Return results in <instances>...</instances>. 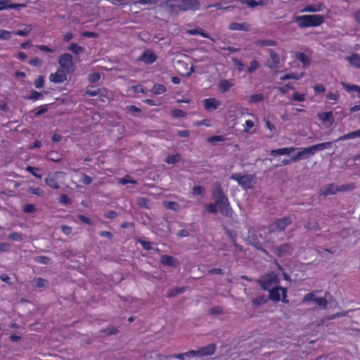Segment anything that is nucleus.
I'll use <instances>...</instances> for the list:
<instances>
[{"mask_svg":"<svg viewBox=\"0 0 360 360\" xmlns=\"http://www.w3.org/2000/svg\"><path fill=\"white\" fill-rule=\"evenodd\" d=\"M177 2H180L179 0H166L165 5L170 8L172 12H178L179 11V4H176Z\"/></svg>","mask_w":360,"mask_h":360,"instance_id":"31","label":"nucleus"},{"mask_svg":"<svg viewBox=\"0 0 360 360\" xmlns=\"http://www.w3.org/2000/svg\"><path fill=\"white\" fill-rule=\"evenodd\" d=\"M331 142L317 143L309 147L302 148L297 153L293 156L291 161L296 162L300 160L309 158L313 156L317 151L331 148Z\"/></svg>","mask_w":360,"mask_h":360,"instance_id":"2","label":"nucleus"},{"mask_svg":"<svg viewBox=\"0 0 360 360\" xmlns=\"http://www.w3.org/2000/svg\"><path fill=\"white\" fill-rule=\"evenodd\" d=\"M44 98V96L40 92L37 91H32L30 95L27 98L29 100L37 101Z\"/></svg>","mask_w":360,"mask_h":360,"instance_id":"41","label":"nucleus"},{"mask_svg":"<svg viewBox=\"0 0 360 360\" xmlns=\"http://www.w3.org/2000/svg\"><path fill=\"white\" fill-rule=\"evenodd\" d=\"M29 63L32 65V66H35V67H39V66H41V64H42V60L41 59H39V58H32Z\"/></svg>","mask_w":360,"mask_h":360,"instance_id":"63","label":"nucleus"},{"mask_svg":"<svg viewBox=\"0 0 360 360\" xmlns=\"http://www.w3.org/2000/svg\"><path fill=\"white\" fill-rule=\"evenodd\" d=\"M264 98V97L263 94H253L250 96L249 103H259V102L263 101Z\"/></svg>","mask_w":360,"mask_h":360,"instance_id":"36","label":"nucleus"},{"mask_svg":"<svg viewBox=\"0 0 360 360\" xmlns=\"http://www.w3.org/2000/svg\"><path fill=\"white\" fill-rule=\"evenodd\" d=\"M325 6L323 3L319 2L317 4H309L302 8L300 12L302 13H316L323 11Z\"/></svg>","mask_w":360,"mask_h":360,"instance_id":"17","label":"nucleus"},{"mask_svg":"<svg viewBox=\"0 0 360 360\" xmlns=\"http://www.w3.org/2000/svg\"><path fill=\"white\" fill-rule=\"evenodd\" d=\"M8 238L14 241H21L23 239V236L21 233L13 232L8 236Z\"/></svg>","mask_w":360,"mask_h":360,"instance_id":"45","label":"nucleus"},{"mask_svg":"<svg viewBox=\"0 0 360 360\" xmlns=\"http://www.w3.org/2000/svg\"><path fill=\"white\" fill-rule=\"evenodd\" d=\"M296 150L295 147H286L278 149L271 150L270 152L271 155H287L294 152Z\"/></svg>","mask_w":360,"mask_h":360,"instance_id":"21","label":"nucleus"},{"mask_svg":"<svg viewBox=\"0 0 360 360\" xmlns=\"http://www.w3.org/2000/svg\"><path fill=\"white\" fill-rule=\"evenodd\" d=\"M118 182L124 185L127 184H136L137 183L136 180L133 179L129 176H126L124 178L120 179Z\"/></svg>","mask_w":360,"mask_h":360,"instance_id":"46","label":"nucleus"},{"mask_svg":"<svg viewBox=\"0 0 360 360\" xmlns=\"http://www.w3.org/2000/svg\"><path fill=\"white\" fill-rule=\"evenodd\" d=\"M355 186L354 184H342L340 186L334 184H328L320 190V195L327 196L329 195H334L338 192H346L354 189Z\"/></svg>","mask_w":360,"mask_h":360,"instance_id":"6","label":"nucleus"},{"mask_svg":"<svg viewBox=\"0 0 360 360\" xmlns=\"http://www.w3.org/2000/svg\"><path fill=\"white\" fill-rule=\"evenodd\" d=\"M34 260L37 263L44 264H48L50 262V259L45 256H37L34 259Z\"/></svg>","mask_w":360,"mask_h":360,"instance_id":"48","label":"nucleus"},{"mask_svg":"<svg viewBox=\"0 0 360 360\" xmlns=\"http://www.w3.org/2000/svg\"><path fill=\"white\" fill-rule=\"evenodd\" d=\"M166 91V88L164 85L156 84L153 86L152 91L155 94H161Z\"/></svg>","mask_w":360,"mask_h":360,"instance_id":"40","label":"nucleus"},{"mask_svg":"<svg viewBox=\"0 0 360 360\" xmlns=\"http://www.w3.org/2000/svg\"><path fill=\"white\" fill-rule=\"evenodd\" d=\"M340 84L347 92L356 91L360 97V86L356 84H348L344 82H342Z\"/></svg>","mask_w":360,"mask_h":360,"instance_id":"29","label":"nucleus"},{"mask_svg":"<svg viewBox=\"0 0 360 360\" xmlns=\"http://www.w3.org/2000/svg\"><path fill=\"white\" fill-rule=\"evenodd\" d=\"M44 78L43 76L39 75L34 81V86L37 89L41 88L44 86Z\"/></svg>","mask_w":360,"mask_h":360,"instance_id":"56","label":"nucleus"},{"mask_svg":"<svg viewBox=\"0 0 360 360\" xmlns=\"http://www.w3.org/2000/svg\"><path fill=\"white\" fill-rule=\"evenodd\" d=\"M233 86V83L229 79H222L218 84L219 89L222 93H225L229 90V89Z\"/></svg>","mask_w":360,"mask_h":360,"instance_id":"28","label":"nucleus"},{"mask_svg":"<svg viewBox=\"0 0 360 360\" xmlns=\"http://www.w3.org/2000/svg\"><path fill=\"white\" fill-rule=\"evenodd\" d=\"M233 62L237 70L240 72L244 70L243 63L237 58H233Z\"/></svg>","mask_w":360,"mask_h":360,"instance_id":"59","label":"nucleus"},{"mask_svg":"<svg viewBox=\"0 0 360 360\" xmlns=\"http://www.w3.org/2000/svg\"><path fill=\"white\" fill-rule=\"evenodd\" d=\"M304 75V73H301L300 75H298L295 72L288 73V74H285V75L281 77L280 79L281 81H285L287 79L299 80L303 77Z\"/></svg>","mask_w":360,"mask_h":360,"instance_id":"30","label":"nucleus"},{"mask_svg":"<svg viewBox=\"0 0 360 360\" xmlns=\"http://www.w3.org/2000/svg\"><path fill=\"white\" fill-rule=\"evenodd\" d=\"M186 34H188V35H196V34H200L201 35L202 37H205V38H209L210 39V35L208 34V33L204 32L201 28L200 27H197L195 29H191V30H187L186 31ZM211 39L213 41V39L211 38Z\"/></svg>","mask_w":360,"mask_h":360,"instance_id":"27","label":"nucleus"},{"mask_svg":"<svg viewBox=\"0 0 360 360\" xmlns=\"http://www.w3.org/2000/svg\"><path fill=\"white\" fill-rule=\"evenodd\" d=\"M224 141H225V138L224 136H221V135L214 136H211L207 139L208 142H216V141L221 142Z\"/></svg>","mask_w":360,"mask_h":360,"instance_id":"62","label":"nucleus"},{"mask_svg":"<svg viewBox=\"0 0 360 360\" xmlns=\"http://www.w3.org/2000/svg\"><path fill=\"white\" fill-rule=\"evenodd\" d=\"M39 169L37 168V167H31V166H28L27 168H26V171H27L28 172L31 173L33 176H34L35 177L38 178V179H41L42 178V175L41 174H39L37 172V171H39Z\"/></svg>","mask_w":360,"mask_h":360,"instance_id":"44","label":"nucleus"},{"mask_svg":"<svg viewBox=\"0 0 360 360\" xmlns=\"http://www.w3.org/2000/svg\"><path fill=\"white\" fill-rule=\"evenodd\" d=\"M160 262L162 264L169 266H175L176 264V259L174 257L167 255L161 256Z\"/></svg>","mask_w":360,"mask_h":360,"instance_id":"26","label":"nucleus"},{"mask_svg":"<svg viewBox=\"0 0 360 360\" xmlns=\"http://www.w3.org/2000/svg\"><path fill=\"white\" fill-rule=\"evenodd\" d=\"M29 192L33 195H36L38 196H42L44 195V191L40 188H34L31 187L29 188Z\"/></svg>","mask_w":360,"mask_h":360,"instance_id":"52","label":"nucleus"},{"mask_svg":"<svg viewBox=\"0 0 360 360\" xmlns=\"http://www.w3.org/2000/svg\"><path fill=\"white\" fill-rule=\"evenodd\" d=\"M240 114L242 116L245 115H250V116H251L252 118H254L256 121H258V118L257 117V116H256L255 114H253V113L250 112L249 111V109H248V108H240Z\"/></svg>","mask_w":360,"mask_h":360,"instance_id":"49","label":"nucleus"},{"mask_svg":"<svg viewBox=\"0 0 360 360\" xmlns=\"http://www.w3.org/2000/svg\"><path fill=\"white\" fill-rule=\"evenodd\" d=\"M163 205L166 208L174 211H176L179 207V204L174 201H165Z\"/></svg>","mask_w":360,"mask_h":360,"instance_id":"37","label":"nucleus"},{"mask_svg":"<svg viewBox=\"0 0 360 360\" xmlns=\"http://www.w3.org/2000/svg\"><path fill=\"white\" fill-rule=\"evenodd\" d=\"M221 101L214 98H206L204 100L205 108L207 110L217 109L221 105Z\"/></svg>","mask_w":360,"mask_h":360,"instance_id":"19","label":"nucleus"},{"mask_svg":"<svg viewBox=\"0 0 360 360\" xmlns=\"http://www.w3.org/2000/svg\"><path fill=\"white\" fill-rule=\"evenodd\" d=\"M318 117L323 122H329L330 124L334 122V117L332 112H320L318 114Z\"/></svg>","mask_w":360,"mask_h":360,"instance_id":"25","label":"nucleus"},{"mask_svg":"<svg viewBox=\"0 0 360 360\" xmlns=\"http://www.w3.org/2000/svg\"><path fill=\"white\" fill-rule=\"evenodd\" d=\"M66 71L58 68L56 72L49 75V80L55 84L62 83L67 79Z\"/></svg>","mask_w":360,"mask_h":360,"instance_id":"13","label":"nucleus"},{"mask_svg":"<svg viewBox=\"0 0 360 360\" xmlns=\"http://www.w3.org/2000/svg\"><path fill=\"white\" fill-rule=\"evenodd\" d=\"M242 4L248 6L250 8H255L257 6H263L264 5V0H243L241 1Z\"/></svg>","mask_w":360,"mask_h":360,"instance_id":"33","label":"nucleus"},{"mask_svg":"<svg viewBox=\"0 0 360 360\" xmlns=\"http://www.w3.org/2000/svg\"><path fill=\"white\" fill-rule=\"evenodd\" d=\"M205 188L202 186H195L192 189V195H202L204 193Z\"/></svg>","mask_w":360,"mask_h":360,"instance_id":"47","label":"nucleus"},{"mask_svg":"<svg viewBox=\"0 0 360 360\" xmlns=\"http://www.w3.org/2000/svg\"><path fill=\"white\" fill-rule=\"evenodd\" d=\"M259 66V63L257 60H254L250 62V64L248 68V71L249 73H252L256 70H257Z\"/></svg>","mask_w":360,"mask_h":360,"instance_id":"43","label":"nucleus"},{"mask_svg":"<svg viewBox=\"0 0 360 360\" xmlns=\"http://www.w3.org/2000/svg\"><path fill=\"white\" fill-rule=\"evenodd\" d=\"M264 290H270L279 284L278 274L275 272H270L256 281Z\"/></svg>","mask_w":360,"mask_h":360,"instance_id":"5","label":"nucleus"},{"mask_svg":"<svg viewBox=\"0 0 360 360\" xmlns=\"http://www.w3.org/2000/svg\"><path fill=\"white\" fill-rule=\"evenodd\" d=\"M46 281L42 278H37L32 281V285L37 288H42L46 285Z\"/></svg>","mask_w":360,"mask_h":360,"instance_id":"39","label":"nucleus"},{"mask_svg":"<svg viewBox=\"0 0 360 360\" xmlns=\"http://www.w3.org/2000/svg\"><path fill=\"white\" fill-rule=\"evenodd\" d=\"M139 60L143 61L146 64H151L157 60V56L153 51L146 50L141 56H139Z\"/></svg>","mask_w":360,"mask_h":360,"instance_id":"14","label":"nucleus"},{"mask_svg":"<svg viewBox=\"0 0 360 360\" xmlns=\"http://www.w3.org/2000/svg\"><path fill=\"white\" fill-rule=\"evenodd\" d=\"M25 7L22 4H12L11 0H0V11L8 8H20Z\"/></svg>","mask_w":360,"mask_h":360,"instance_id":"20","label":"nucleus"},{"mask_svg":"<svg viewBox=\"0 0 360 360\" xmlns=\"http://www.w3.org/2000/svg\"><path fill=\"white\" fill-rule=\"evenodd\" d=\"M326 98L328 100L333 101L334 102H336L339 98V95L333 92H328L326 95Z\"/></svg>","mask_w":360,"mask_h":360,"instance_id":"64","label":"nucleus"},{"mask_svg":"<svg viewBox=\"0 0 360 360\" xmlns=\"http://www.w3.org/2000/svg\"><path fill=\"white\" fill-rule=\"evenodd\" d=\"M212 197L215 203L221 212L225 217L232 216L233 210L229 202V199L222 191L219 184H217L212 191Z\"/></svg>","mask_w":360,"mask_h":360,"instance_id":"1","label":"nucleus"},{"mask_svg":"<svg viewBox=\"0 0 360 360\" xmlns=\"http://www.w3.org/2000/svg\"><path fill=\"white\" fill-rule=\"evenodd\" d=\"M355 138H356V136H355V134H354V131L347 133L346 134H344V135L340 136L337 139V141H345V140L352 139H355Z\"/></svg>","mask_w":360,"mask_h":360,"instance_id":"51","label":"nucleus"},{"mask_svg":"<svg viewBox=\"0 0 360 360\" xmlns=\"http://www.w3.org/2000/svg\"><path fill=\"white\" fill-rule=\"evenodd\" d=\"M290 224L291 219L288 217L278 219L269 226L268 233L282 231Z\"/></svg>","mask_w":360,"mask_h":360,"instance_id":"9","label":"nucleus"},{"mask_svg":"<svg viewBox=\"0 0 360 360\" xmlns=\"http://www.w3.org/2000/svg\"><path fill=\"white\" fill-rule=\"evenodd\" d=\"M314 302L318 306L325 308L327 305V300L324 297H316L315 292L306 294L303 297V302Z\"/></svg>","mask_w":360,"mask_h":360,"instance_id":"12","label":"nucleus"},{"mask_svg":"<svg viewBox=\"0 0 360 360\" xmlns=\"http://www.w3.org/2000/svg\"><path fill=\"white\" fill-rule=\"evenodd\" d=\"M231 179L236 181L243 189L252 188L257 183V178L255 174H233Z\"/></svg>","mask_w":360,"mask_h":360,"instance_id":"4","label":"nucleus"},{"mask_svg":"<svg viewBox=\"0 0 360 360\" xmlns=\"http://www.w3.org/2000/svg\"><path fill=\"white\" fill-rule=\"evenodd\" d=\"M229 29L231 30L248 32L251 30V25L248 22H233L229 25Z\"/></svg>","mask_w":360,"mask_h":360,"instance_id":"16","label":"nucleus"},{"mask_svg":"<svg viewBox=\"0 0 360 360\" xmlns=\"http://www.w3.org/2000/svg\"><path fill=\"white\" fill-rule=\"evenodd\" d=\"M181 160V156L179 154L170 155H168L166 159V162L168 164H174L179 162Z\"/></svg>","mask_w":360,"mask_h":360,"instance_id":"38","label":"nucleus"},{"mask_svg":"<svg viewBox=\"0 0 360 360\" xmlns=\"http://www.w3.org/2000/svg\"><path fill=\"white\" fill-rule=\"evenodd\" d=\"M266 302H267V299L264 295L259 296L252 300V305H254L255 307H259V306L263 305Z\"/></svg>","mask_w":360,"mask_h":360,"instance_id":"35","label":"nucleus"},{"mask_svg":"<svg viewBox=\"0 0 360 360\" xmlns=\"http://www.w3.org/2000/svg\"><path fill=\"white\" fill-rule=\"evenodd\" d=\"M270 58L266 65L271 69H276L279 67L280 58L278 54L273 50H269Z\"/></svg>","mask_w":360,"mask_h":360,"instance_id":"15","label":"nucleus"},{"mask_svg":"<svg viewBox=\"0 0 360 360\" xmlns=\"http://www.w3.org/2000/svg\"><path fill=\"white\" fill-rule=\"evenodd\" d=\"M60 174H64V173L63 172H56L49 174L44 179L46 185L53 189H59L60 185L58 182V179Z\"/></svg>","mask_w":360,"mask_h":360,"instance_id":"10","label":"nucleus"},{"mask_svg":"<svg viewBox=\"0 0 360 360\" xmlns=\"http://www.w3.org/2000/svg\"><path fill=\"white\" fill-rule=\"evenodd\" d=\"M216 349L215 345L210 344L205 347H201L198 349L199 356L200 357L210 356L214 353Z\"/></svg>","mask_w":360,"mask_h":360,"instance_id":"22","label":"nucleus"},{"mask_svg":"<svg viewBox=\"0 0 360 360\" xmlns=\"http://www.w3.org/2000/svg\"><path fill=\"white\" fill-rule=\"evenodd\" d=\"M269 291V299L274 302L281 300L284 303H288V300L286 299V289L277 285L276 287L271 289Z\"/></svg>","mask_w":360,"mask_h":360,"instance_id":"8","label":"nucleus"},{"mask_svg":"<svg viewBox=\"0 0 360 360\" xmlns=\"http://www.w3.org/2000/svg\"><path fill=\"white\" fill-rule=\"evenodd\" d=\"M295 22L300 28L318 27L324 22V17L321 15H298L295 18Z\"/></svg>","mask_w":360,"mask_h":360,"instance_id":"3","label":"nucleus"},{"mask_svg":"<svg viewBox=\"0 0 360 360\" xmlns=\"http://www.w3.org/2000/svg\"><path fill=\"white\" fill-rule=\"evenodd\" d=\"M256 125L255 122L252 120H247L245 122V124L243 125V132L252 134L255 132V130L254 129L255 126Z\"/></svg>","mask_w":360,"mask_h":360,"instance_id":"24","label":"nucleus"},{"mask_svg":"<svg viewBox=\"0 0 360 360\" xmlns=\"http://www.w3.org/2000/svg\"><path fill=\"white\" fill-rule=\"evenodd\" d=\"M265 127L271 131L274 132L276 130L275 125L272 124L267 118H264Z\"/></svg>","mask_w":360,"mask_h":360,"instance_id":"61","label":"nucleus"},{"mask_svg":"<svg viewBox=\"0 0 360 360\" xmlns=\"http://www.w3.org/2000/svg\"><path fill=\"white\" fill-rule=\"evenodd\" d=\"M32 30V27L31 25H26L22 30H18L14 32L13 34L18 36L25 37L30 34L31 31Z\"/></svg>","mask_w":360,"mask_h":360,"instance_id":"32","label":"nucleus"},{"mask_svg":"<svg viewBox=\"0 0 360 360\" xmlns=\"http://www.w3.org/2000/svg\"><path fill=\"white\" fill-rule=\"evenodd\" d=\"M184 292V288H175V289H172L171 290L169 291L168 292V297H174L180 293H182Z\"/></svg>","mask_w":360,"mask_h":360,"instance_id":"57","label":"nucleus"},{"mask_svg":"<svg viewBox=\"0 0 360 360\" xmlns=\"http://www.w3.org/2000/svg\"><path fill=\"white\" fill-rule=\"evenodd\" d=\"M218 210L219 209L215 202L209 204L206 207V210L208 212H210L212 214H216Z\"/></svg>","mask_w":360,"mask_h":360,"instance_id":"58","label":"nucleus"},{"mask_svg":"<svg viewBox=\"0 0 360 360\" xmlns=\"http://www.w3.org/2000/svg\"><path fill=\"white\" fill-rule=\"evenodd\" d=\"M298 59L303 63L304 65H308L310 64L309 58L303 53H300L298 55Z\"/></svg>","mask_w":360,"mask_h":360,"instance_id":"50","label":"nucleus"},{"mask_svg":"<svg viewBox=\"0 0 360 360\" xmlns=\"http://www.w3.org/2000/svg\"><path fill=\"white\" fill-rule=\"evenodd\" d=\"M292 248L290 244H283L276 249L275 253L279 257H283L292 255Z\"/></svg>","mask_w":360,"mask_h":360,"instance_id":"18","label":"nucleus"},{"mask_svg":"<svg viewBox=\"0 0 360 360\" xmlns=\"http://www.w3.org/2000/svg\"><path fill=\"white\" fill-rule=\"evenodd\" d=\"M172 115L174 117H183L186 115V112L179 109H175L172 110Z\"/></svg>","mask_w":360,"mask_h":360,"instance_id":"55","label":"nucleus"},{"mask_svg":"<svg viewBox=\"0 0 360 360\" xmlns=\"http://www.w3.org/2000/svg\"><path fill=\"white\" fill-rule=\"evenodd\" d=\"M12 32L5 30H0V39L1 40H9L12 37Z\"/></svg>","mask_w":360,"mask_h":360,"instance_id":"42","label":"nucleus"},{"mask_svg":"<svg viewBox=\"0 0 360 360\" xmlns=\"http://www.w3.org/2000/svg\"><path fill=\"white\" fill-rule=\"evenodd\" d=\"M88 79L90 82H96L101 79V75L98 72H94L89 75Z\"/></svg>","mask_w":360,"mask_h":360,"instance_id":"53","label":"nucleus"},{"mask_svg":"<svg viewBox=\"0 0 360 360\" xmlns=\"http://www.w3.org/2000/svg\"><path fill=\"white\" fill-rule=\"evenodd\" d=\"M60 67L67 72H72L75 70L73 57L71 54L65 53L58 58Z\"/></svg>","mask_w":360,"mask_h":360,"instance_id":"7","label":"nucleus"},{"mask_svg":"<svg viewBox=\"0 0 360 360\" xmlns=\"http://www.w3.org/2000/svg\"><path fill=\"white\" fill-rule=\"evenodd\" d=\"M139 243L142 245L143 248L146 250H153V243L150 242L139 240Z\"/></svg>","mask_w":360,"mask_h":360,"instance_id":"60","label":"nucleus"},{"mask_svg":"<svg viewBox=\"0 0 360 360\" xmlns=\"http://www.w3.org/2000/svg\"><path fill=\"white\" fill-rule=\"evenodd\" d=\"M345 59L348 61L350 65L354 68H360V56L356 53H353L347 56Z\"/></svg>","mask_w":360,"mask_h":360,"instance_id":"23","label":"nucleus"},{"mask_svg":"<svg viewBox=\"0 0 360 360\" xmlns=\"http://www.w3.org/2000/svg\"><path fill=\"white\" fill-rule=\"evenodd\" d=\"M68 50L72 51L73 53H75L76 55H79L82 53H83V51H84V49L83 47L79 46L76 43H72L70 45Z\"/></svg>","mask_w":360,"mask_h":360,"instance_id":"34","label":"nucleus"},{"mask_svg":"<svg viewBox=\"0 0 360 360\" xmlns=\"http://www.w3.org/2000/svg\"><path fill=\"white\" fill-rule=\"evenodd\" d=\"M292 99L297 101H304L305 100V95L303 94H300L298 92H295L292 96Z\"/></svg>","mask_w":360,"mask_h":360,"instance_id":"54","label":"nucleus"},{"mask_svg":"<svg viewBox=\"0 0 360 360\" xmlns=\"http://www.w3.org/2000/svg\"><path fill=\"white\" fill-rule=\"evenodd\" d=\"M179 11L196 10L199 8V2L198 0H179Z\"/></svg>","mask_w":360,"mask_h":360,"instance_id":"11","label":"nucleus"}]
</instances>
